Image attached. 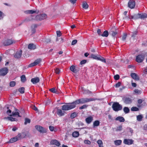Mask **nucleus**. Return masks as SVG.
Returning <instances> with one entry per match:
<instances>
[{
	"instance_id": "1",
	"label": "nucleus",
	"mask_w": 147,
	"mask_h": 147,
	"mask_svg": "<svg viewBox=\"0 0 147 147\" xmlns=\"http://www.w3.org/2000/svg\"><path fill=\"white\" fill-rule=\"evenodd\" d=\"M80 99H78L72 103H67L66 105H64L62 106L63 110L68 111L76 107V105L81 104Z\"/></svg>"
},
{
	"instance_id": "2",
	"label": "nucleus",
	"mask_w": 147,
	"mask_h": 147,
	"mask_svg": "<svg viewBox=\"0 0 147 147\" xmlns=\"http://www.w3.org/2000/svg\"><path fill=\"white\" fill-rule=\"evenodd\" d=\"M89 58L93 59L100 61L104 63H106L105 59L103 57L98 56V55H96L94 54H91Z\"/></svg>"
},
{
	"instance_id": "3",
	"label": "nucleus",
	"mask_w": 147,
	"mask_h": 147,
	"mask_svg": "<svg viewBox=\"0 0 147 147\" xmlns=\"http://www.w3.org/2000/svg\"><path fill=\"white\" fill-rule=\"evenodd\" d=\"M112 108L113 110L116 112H117L122 110V105L119 104L117 102H114L112 106Z\"/></svg>"
},
{
	"instance_id": "4",
	"label": "nucleus",
	"mask_w": 147,
	"mask_h": 147,
	"mask_svg": "<svg viewBox=\"0 0 147 147\" xmlns=\"http://www.w3.org/2000/svg\"><path fill=\"white\" fill-rule=\"evenodd\" d=\"M141 18L144 19L147 18V14L146 13H138L137 15L132 17V18L133 19Z\"/></svg>"
},
{
	"instance_id": "5",
	"label": "nucleus",
	"mask_w": 147,
	"mask_h": 147,
	"mask_svg": "<svg viewBox=\"0 0 147 147\" xmlns=\"http://www.w3.org/2000/svg\"><path fill=\"white\" fill-rule=\"evenodd\" d=\"M144 59V56L143 55H139L136 57L135 60L138 63L142 62Z\"/></svg>"
},
{
	"instance_id": "6",
	"label": "nucleus",
	"mask_w": 147,
	"mask_h": 147,
	"mask_svg": "<svg viewBox=\"0 0 147 147\" xmlns=\"http://www.w3.org/2000/svg\"><path fill=\"white\" fill-rule=\"evenodd\" d=\"M47 17V16L45 14H41L36 17V19L37 20H41L45 19Z\"/></svg>"
},
{
	"instance_id": "7",
	"label": "nucleus",
	"mask_w": 147,
	"mask_h": 147,
	"mask_svg": "<svg viewBox=\"0 0 147 147\" xmlns=\"http://www.w3.org/2000/svg\"><path fill=\"white\" fill-rule=\"evenodd\" d=\"M35 128L40 133H46L47 131V129H46L44 128L43 127L39 125L36 126Z\"/></svg>"
},
{
	"instance_id": "8",
	"label": "nucleus",
	"mask_w": 147,
	"mask_h": 147,
	"mask_svg": "<svg viewBox=\"0 0 147 147\" xmlns=\"http://www.w3.org/2000/svg\"><path fill=\"white\" fill-rule=\"evenodd\" d=\"M7 114L9 116H14V115H18V117H21V116H20L19 114V113L18 112H13L11 113V111L10 109H9L7 111Z\"/></svg>"
},
{
	"instance_id": "9",
	"label": "nucleus",
	"mask_w": 147,
	"mask_h": 147,
	"mask_svg": "<svg viewBox=\"0 0 147 147\" xmlns=\"http://www.w3.org/2000/svg\"><path fill=\"white\" fill-rule=\"evenodd\" d=\"M81 104H83L86 102L94 101L95 99L93 98H82L80 99Z\"/></svg>"
},
{
	"instance_id": "10",
	"label": "nucleus",
	"mask_w": 147,
	"mask_h": 147,
	"mask_svg": "<svg viewBox=\"0 0 147 147\" xmlns=\"http://www.w3.org/2000/svg\"><path fill=\"white\" fill-rule=\"evenodd\" d=\"M15 43L14 40L12 39H7L3 42V44L5 46L10 45L13 43Z\"/></svg>"
},
{
	"instance_id": "11",
	"label": "nucleus",
	"mask_w": 147,
	"mask_h": 147,
	"mask_svg": "<svg viewBox=\"0 0 147 147\" xmlns=\"http://www.w3.org/2000/svg\"><path fill=\"white\" fill-rule=\"evenodd\" d=\"M8 69L6 67L2 68L0 70V76H5L8 72Z\"/></svg>"
},
{
	"instance_id": "12",
	"label": "nucleus",
	"mask_w": 147,
	"mask_h": 147,
	"mask_svg": "<svg viewBox=\"0 0 147 147\" xmlns=\"http://www.w3.org/2000/svg\"><path fill=\"white\" fill-rule=\"evenodd\" d=\"M41 61L40 59H38L36 60L34 62L30 64L28 66L29 67H31L36 65L38 64Z\"/></svg>"
},
{
	"instance_id": "13",
	"label": "nucleus",
	"mask_w": 147,
	"mask_h": 147,
	"mask_svg": "<svg viewBox=\"0 0 147 147\" xmlns=\"http://www.w3.org/2000/svg\"><path fill=\"white\" fill-rule=\"evenodd\" d=\"M124 102L126 104H131L132 102V100L131 98L128 97H125L123 98Z\"/></svg>"
},
{
	"instance_id": "14",
	"label": "nucleus",
	"mask_w": 147,
	"mask_h": 147,
	"mask_svg": "<svg viewBox=\"0 0 147 147\" xmlns=\"http://www.w3.org/2000/svg\"><path fill=\"white\" fill-rule=\"evenodd\" d=\"M123 142L125 144L130 145L133 144L134 140L132 139H125L124 140Z\"/></svg>"
},
{
	"instance_id": "15",
	"label": "nucleus",
	"mask_w": 147,
	"mask_h": 147,
	"mask_svg": "<svg viewBox=\"0 0 147 147\" xmlns=\"http://www.w3.org/2000/svg\"><path fill=\"white\" fill-rule=\"evenodd\" d=\"M50 143L51 145H54L57 146H59L61 145L59 141L55 139L52 140L50 141Z\"/></svg>"
},
{
	"instance_id": "16",
	"label": "nucleus",
	"mask_w": 147,
	"mask_h": 147,
	"mask_svg": "<svg viewBox=\"0 0 147 147\" xmlns=\"http://www.w3.org/2000/svg\"><path fill=\"white\" fill-rule=\"evenodd\" d=\"M128 6L130 8H133L135 6V1L133 0H130L128 2Z\"/></svg>"
},
{
	"instance_id": "17",
	"label": "nucleus",
	"mask_w": 147,
	"mask_h": 147,
	"mask_svg": "<svg viewBox=\"0 0 147 147\" xmlns=\"http://www.w3.org/2000/svg\"><path fill=\"white\" fill-rule=\"evenodd\" d=\"M93 117L90 116L86 118L85 121L87 124H89L93 121Z\"/></svg>"
},
{
	"instance_id": "18",
	"label": "nucleus",
	"mask_w": 147,
	"mask_h": 147,
	"mask_svg": "<svg viewBox=\"0 0 147 147\" xmlns=\"http://www.w3.org/2000/svg\"><path fill=\"white\" fill-rule=\"evenodd\" d=\"M31 81L33 84H36L39 82L40 79L38 77H36L32 78Z\"/></svg>"
},
{
	"instance_id": "19",
	"label": "nucleus",
	"mask_w": 147,
	"mask_h": 147,
	"mask_svg": "<svg viewBox=\"0 0 147 147\" xmlns=\"http://www.w3.org/2000/svg\"><path fill=\"white\" fill-rule=\"evenodd\" d=\"M22 51L20 50L17 51L14 55V57L17 58H20L22 55Z\"/></svg>"
},
{
	"instance_id": "20",
	"label": "nucleus",
	"mask_w": 147,
	"mask_h": 147,
	"mask_svg": "<svg viewBox=\"0 0 147 147\" xmlns=\"http://www.w3.org/2000/svg\"><path fill=\"white\" fill-rule=\"evenodd\" d=\"M63 110L61 109H58L57 111V115L59 116H63L65 113V112L64 111H63Z\"/></svg>"
},
{
	"instance_id": "21",
	"label": "nucleus",
	"mask_w": 147,
	"mask_h": 147,
	"mask_svg": "<svg viewBox=\"0 0 147 147\" xmlns=\"http://www.w3.org/2000/svg\"><path fill=\"white\" fill-rule=\"evenodd\" d=\"M131 77L134 80H139V78L138 76L135 73H132L131 74Z\"/></svg>"
},
{
	"instance_id": "22",
	"label": "nucleus",
	"mask_w": 147,
	"mask_h": 147,
	"mask_svg": "<svg viewBox=\"0 0 147 147\" xmlns=\"http://www.w3.org/2000/svg\"><path fill=\"white\" fill-rule=\"evenodd\" d=\"M116 121H118L120 122H124L125 121L124 118L122 117L119 116L115 119Z\"/></svg>"
},
{
	"instance_id": "23",
	"label": "nucleus",
	"mask_w": 147,
	"mask_h": 147,
	"mask_svg": "<svg viewBox=\"0 0 147 147\" xmlns=\"http://www.w3.org/2000/svg\"><path fill=\"white\" fill-rule=\"evenodd\" d=\"M100 122L98 120H96L94 121L93 123V127H95L99 126L100 125Z\"/></svg>"
},
{
	"instance_id": "24",
	"label": "nucleus",
	"mask_w": 147,
	"mask_h": 147,
	"mask_svg": "<svg viewBox=\"0 0 147 147\" xmlns=\"http://www.w3.org/2000/svg\"><path fill=\"white\" fill-rule=\"evenodd\" d=\"M70 70L73 72L76 73L77 72V71L76 68V67L74 65H72L70 68Z\"/></svg>"
},
{
	"instance_id": "25",
	"label": "nucleus",
	"mask_w": 147,
	"mask_h": 147,
	"mask_svg": "<svg viewBox=\"0 0 147 147\" xmlns=\"http://www.w3.org/2000/svg\"><path fill=\"white\" fill-rule=\"evenodd\" d=\"M28 48L30 50L34 49H36V46L33 44L31 43L28 45Z\"/></svg>"
},
{
	"instance_id": "26",
	"label": "nucleus",
	"mask_w": 147,
	"mask_h": 147,
	"mask_svg": "<svg viewBox=\"0 0 147 147\" xmlns=\"http://www.w3.org/2000/svg\"><path fill=\"white\" fill-rule=\"evenodd\" d=\"M79 134L78 132L77 131H75L73 132L72 134V136L75 138H77L79 136Z\"/></svg>"
},
{
	"instance_id": "27",
	"label": "nucleus",
	"mask_w": 147,
	"mask_h": 147,
	"mask_svg": "<svg viewBox=\"0 0 147 147\" xmlns=\"http://www.w3.org/2000/svg\"><path fill=\"white\" fill-rule=\"evenodd\" d=\"M114 142L115 145L119 146L121 144L122 140H115Z\"/></svg>"
},
{
	"instance_id": "28",
	"label": "nucleus",
	"mask_w": 147,
	"mask_h": 147,
	"mask_svg": "<svg viewBox=\"0 0 147 147\" xmlns=\"http://www.w3.org/2000/svg\"><path fill=\"white\" fill-rule=\"evenodd\" d=\"M6 119H8V120L10 121H17V119L11 117H7L6 118Z\"/></svg>"
},
{
	"instance_id": "29",
	"label": "nucleus",
	"mask_w": 147,
	"mask_h": 147,
	"mask_svg": "<svg viewBox=\"0 0 147 147\" xmlns=\"http://www.w3.org/2000/svg\"><path fill=\"white\" fill-rule=\"evenodd\" d=\"M109 35V33L107 31L105 30L103 34H102L101 36L103 37H107Z\"/></svg>"
},
{
	"instance_id": "30",
	"label": "nucleus",
	"mask_w": 147,
	"mask_h": 147,
	"mask_svg": "<svg viewBox=\"0 0 147 147\" xmlns=\"http://www.w3.org/2000/svg\"><path fill=\"white\" fill-rule=\"evenodd\" d=\"M97 142L98 144L99 147H103V144L101 140H98L97 141Z\"/></svg>"
},
{
	"instance_id": "31",
	"label": "nucleus",
	"mask_w": 147,
	"mask_h": 147,
	"mask_svg": "<svg viewBox=\"0 0 147 147\" xmlns=\"http://www.w3.org/2000/svg\"><path fill=\"white\" fill-rule=\"evenodd\" d=\"M18 140L17 138L15 137L11 138L9 140V142L11 143H13Z\"/></svg>"
},
{
	"instance_id": "32",
	"label": "nucleus",
	"mask_w": 147,
	"mask_h": 147,
	"mask_svg": "<svg viewBox=\"0 0 147 147\" xmlns=\"http://www.w3.org/2000/svg\"><path fill=\"white\" fill-rule=\"evenodd\" d=\"M36 12L35 11L33 10H27L25 11V13L26 14H32Z\"/></svg>"
},
{
	"instance_id": "33",
	"label": "nucleus",
	"mask_w": 147,
	"mask_h": 147,
	"mask_svg": "<svg viewBox=\"0 0 147 147\" xmlns=\"http://www.w3.org/2000/svg\"><path fill=\"white\" fill-rule=\"evenodd\" d=\"M21 81L23 82H25L26 80V79L25 76L24 75H22L21 77Z\"/></svg>"
},
{
	"instance_id": "34",
	"label": "nucleus",
	"mask_w": 147,
	"mask_h": 147,
	"mask_svg": "<svg viewBox=\"0 0 147 147\" xmlns=\"http://www.w3.org/2000/svg\"><path fill=\"white\" fill-rule=\"evenodd\" d=\"M123 111L125 113H127L129 112V109L128 107H125L123 108Z\"/></svg>"
},
{
	"instance_id": "35",
	"label": "nucleus",
	"mask_w": 147,
	"mask_h": 147,
	"mask_svg": "<svg viewBox=\"0 0 147 147\" xmlns=\"http://www.w3.org/2000/svg\"><path fill=\"white\" fill-rule=\"evenodd\" d=\"M19 91L21 94H23L24 92V87H21L18 89Z\"/></svg>"
},
{
	"instance_id": "36",
	"label": "nucleus",
	"mask_w": 147,
	"mask_h": 147,
	"mask_svg": "<svg viewBox=\"0 0 147 147\" xmlns=\"http://www.w3.org/2000/svg\"><path fill=\"white\" fill-rule=\"evenodd\" d=\"M142 116L141 115H139L137 116V119L139 121H141L142 118Z\"/></svg>"
},
{
	"instance_id": "37",
	"label": "nucleus",
	"mask_w": 147,
	"mask_h": 147,
	"mask_svg": "<svg viewBox=\"0 0 147 147\" xmlns=\"http://www.w3.org/2000/svg\"><path fill=\"white\" fill-rule=\"evenodd\" d=\"M88 4L86 3H84L83 4V7L85 9H87L88 8Z\"/></svg>"
},
{
	"instance_id": "38",
	"label": "nucleus",
	"mask_w": 147,
	"mask_h": 147,
	"mask_svg": "<svg viewBox=\"0 0 147 147\" xmlns=\"http://www.w3.org/2000/svg\"><path fill=\"white\" fill-rule=\"evenodd\" d=\"M134 92L135 94H140L141 93V90H139L138 89H136L134 90Z\"/></svg>"
},
{
	"instance_id": "39",
	"label": "nucleus",
	"mask_w": 147,
	"mask_h": 147,
	"mask_svg": "<svg viewBox=\"0 0 147 147\" xmlns=\"http://www.w3.org/2000/svg\"><path fill=\"white\" fill-rule=\"evenodd\" d=\"M77 116L76 113L75 112L72 113L70 116V117L71 119H73L75 117Z\"/></svg>"
},
{
	"instance_id": "40",
	"label": "nucleus",
	"mask_w": 147,
	"mask_h": 147,
	"mask_svg": "<svg viewBox=\"0 0 147 147\" xmlns=\"http://www.w3.org/2000/svg\"><path fill=\"white\" fill-rule=\"evenodd\" d=\"M16 137L17 138L18 140H20L22 138V135L21 133L18 134L16 136Z\"/></svg>"
},
{
	"instance_id": "41",
	"label": "nucleus",
	"mask_w": 147,
	"mask_h": 147,
	"mask_svg": "<svg viewBox=\"0 0 147 147\" xmlns=\"http://www.w3.org/2000/svg\"><path fill=\"white\" fill-rule=\"evenodd\" d=\"M49 90L53 93H56L57 92L56 90L54 88L50 89Z\"/></svg>"
},
{
	"instance_id": "42",
	"label": "nucleus",
	"mask_w": 147,
	"mask_h": 147,
	"mask_svg": "<svg viewBox=\"0 0 147 147\" xmlns=\"http://www.w3.org/2000/svg\"><path fill=\"white\" fill-rule=\"evenodd\" d=\"M88 106V105H84L81 107H79V109L80 110H82L83 109H86Z\"/></svg>"
},
{
	"instance_id": "43",
	"label": "nucleus",
	"mask_w": 147,
	"mask_h": 147,
	"mask_svg": "<svg viewBox=\"0 0 147 147\" xmlns=\"http://www.w3.org/2000/svg\"><path fill=\"white\" fill-rule=\"evenodd\" d=\"M16 84V82L14 81H12L10 83V86L11 87H14Z\"/></svg>"
},
{
	"instance_id": "44",
	"label": "nucleus",
	"mask_w": 147,
	"mask_h": 147,
	"mask_svg": "<svg viewBox=\"0 0 147 147\" xmlns=\"http://www.w3.org/2000/svg\"><path fill=\"white\" fill-rule=\"evenodd\" d=\"M138 110V108L136 107H133L131 108V111H137Z\"/></svg>"
},
{
	"instance_id": "45",
	"label": "nucleus",
	"mask_w": 147,
	"mask_h": 147,
	"mask_svg": "<svg viewBox=\"0 0 147 147\" xmlns=\"http://www.w3.org/2000/svg\"><path fill=\"white\" fill-rule=\"evenodd\" d=\"M127 36V34L125 33L123 35L122 37V40L123 41L125 40Z\"/></svg>"
},
{
	"instance_id": "46",
	"label": "nucleus",
	"mask_w": 147,
	"mask_h": 147,
	"mask_svg": "<svg viewBox=\"0 0 147 147\" xmlns=\"http://www.w3.org/2000/svg\"><path fill=\"white\" fill-rule=\"evenodd\" d=\"M30 120L28 118H26L25 119V122L24 124L25 125H26L28 123H30Z\"/></svg>"
},
{
	"instance_id": "47",
	"label": "nucleus",
	"mask_w": 147,
	"mask_h": 147,
	"mask_svg": "<svg viewBox=\"0 0 147 147\" xmlns=\"http://www.w3.org/2000/svg\"><path fill=\"white\" fill-rule=\"evenodd\" d=\"M21 134L22 138H25L27 136L26 134L24 132H22Z\"/></svg>"
},
{
	"instance_id": "48",
	"label": "nucleus",
	"mask_w": 147,
	"mask_h": 147,
	"mask_svg": "<svg viewBox=\"0 0 147 147\" xmlns=\"http://www.w3.org/2000/svg\"><path fill=\"white\" fill-rule=\"evenodd\" d=\"M84 142L85 144H91V142L90 141L88 140H85L84 141Z\"/></svg>"
},
{
	"instance_id": "49",
	"label": "nucleus",
	"mask_w": 147,
	"mask_h": 147,
	"mask_svg": "<svg viewBox=\"0 0 147 147\" xmlns=\"http://www.w3.org/2000/svg\"><path fill=\"white\" fill-rule=\"evenodd\" d=\"M114 78L115 80H118L119 78V76L118 75H116L114 76Z\"/></svg>"
},
{
	"instance_id": "50",
	"label": "nucleus",
	"mask_w": 147,
	"mask_h": 147,
	"mask_svg": "<svg viewBox=\"0 0 147 147\" xmlns=\"http://www.w3.org/2000/svg\"><path fill=\"white\" fill-rule=\"evenodd\" d=\"M122 129V126L121 125H120L117 127L116 129L117 131H121Z\"/></svg>"
},
{
	"instance_id": "51",
	"label": "nucleus",
	"mask_w": 147,
	"mask_h": 147,
	"mask_svg": "<svg viewBox=\"0 0 147 147\" xmlns=\"http://www.w3.org/2000/svg\"><path fill=\"white\" fill-rule=\"evenodd\" d=\"M57 35L58 37H60L61 35V33L60 31H57L56 32Z\"/></svg>"
},
{
	"instance_id": "52",
	"label": "nucleus",
	"mask_w": 147,
	"mask_h": 147,
	"mask_svg": "<svg viewBox=\"0 0 147 147\" xmlns=\"http://www.w3.org/2000/svg\"><path fill=\"white\" fill-rule=\"evenodd\" d=\"M54 127L52 126H50L49 127V129L51 131H53L54 130Z\"/></svg>"
},
{
	"instance_id": "53",
	"label": "nucleus",
	"mask_w": 147,
	"mask_h": 147,
	"mask_svg": "<svg viewBox=\"0 0 147 147\" xmlns=\"http://www.w3.org/2000/svg\"><path fill=\"white\" fill-rule=\"evenodd\" d=\"M121 83L120 82H118L116 84L115 86L116 88H118L121 86Z\"/></svg>"
},
{
	"instance_id": "54",
	"label": "nucleus",
	"mask_w": 147,
	"mask_h": 147,
	"mask_svg": "<svg viewBox=\"0 0 147 147\" xmlns=\"http://www.w3.org/2000/svg\"><path fill=\"white\" fill-rule=\"evenodd\" d=\"M77 42V40H73L72 42L71 45H74L76 44Z\"/></svg>"
},
{
	"instance_id": "55",
	"label": "nucleus",
	"mask_w": 147,
	"mask_h": 147,
	"mask_svg": "<svg viewBox=\"0 0 147 147\" xmlns=\"http://www.w3.org/2000/svg\"><path fill=\"white\" fill-rule=\"evenodd\" d=\"M86 62V60H83L80 63V64L83 65L85 64Z\"/></svg>"
},
{
	"instance_id": "56",
	"label": "nucleus",
	"mask_w": 147,
	"mask_h": 147,
	"mask_svg": "<svg viewBox=\"0 0 147 147\" xmlns=\"http://www.w3.org/2000/svg\"><path fill=\"white\" fill-rule=\"evenodd\" d=\"M55 72L57 74H59V73L60 72V70L59 68H57L55 70Z\"/></svg>"
},
{
	"instance_id": "57",
	"label": "nucleus",
	"mask_w": 147,
	"mask_h": 147,
	"mask_svg": "<svg viewBox=\"0 0 147 147\" xmlns=\"http://www.w3.org/2000/svg\"><path fill=\"white\" fill-rule=\"evenodd\" d=\"M127 129L129 130L130 132L132 134L133 132V130L130 127H128L127 128Z\"/></svg>"
},
{
	"instance_id": "58",
	"label": "nucleus",
	"mask_w": 147,
	"mask_h": 147,
	"mask_svg": "<svg viewBox=\"0 0 147 147\" xmlns=\"http://www.w3.org/2000/svg\"><path fill=\"white\" fill-rule=\"evenodd\" d=\"M97 32L98 34V35H101V30L100 29H98V30H97Z\"/></svg>"
},
{
	"instance_id": "59",
	"label": "nucleus",
	"mask_w": 147,
	"mask_h": 147,
	"mask_svg": "<svg viewBox=\"0 0 147 147\" xmlns=\"http://www.w3.org/2000/svg\"><path fill=\"white\" fill-rule=\"evenodd\" d=\"M3 13L1 11H0V19H1L3 18Z\"/></svg>"
},
{
	"instance_id": "60",
	"label": "nucleus",
	"mask_w": 147,
	"mask_h": 147,
	"mask_svg": "<svg viewBox=\"0 0 147 147\" xmlns=\"http://www.w3.org/2000/svg\"><path fill=\"white\" fill-rule=\"evenodd\" d=\"M85 93L87 94H90L91 93V92L89 90H86L85 92Z\"/></svg>"
},
{
	"instance_id": "61",
	"label": "nucleus",
	"mask_w": 147,
	"mask_h": 147,
	"mask_svg": "<svg viewBox=\"0 0 147 147\" xmlns=\"http://www.w3.org/2000/svg\"><path fill=\"white\" fill-rule=\"evenodd\" d=\"M131 85L133 87H135L136 86V84L135 83L132 82Z\"/></svg>"
},
{
	"instance_id": "62",
	"label": "nucleus",
	"mask_w": 147,
	"mask_h": 147,
	"mask_svg": "<svg viewBox=\"0 0 147 147\" xmlns=\"http://www.w3.org/2000/svg\"><path fill=\"white\" fill-rule=\"evenodd\" d=\"M117 34V32H113L112 33V35L113 36H115Z\"/></svg>"
},
{
	"instance_id": "63",
	"label": "nucleus",
	"mask_w": 147,
	"mask_h": 147,
	"mask_svg": "<svg viewBox=\"0 0 147 147\" xmlns=\"http://www.w3.org/2000/svg\"><path fill=\"white\" fill-rule=\"evenodd\" d=\"M138 102L139 104H141L142 102V100L141 99H140L138 100Z\"/></svg>"
},
{
	"instance_id": "64",
	"label": "nucleus",
	"mask_w": 147,
	"mask_h": 147,
	"mask_svg": "<svg viewBox=\"0 0 147 147\" xmlns=\"http://www.w3.org/2000/svg\"><path fill=\"white\" fill-rule=\"evenodd\" d=\"M32 109L35 111H38V109L35 106H34L33 107H32Z\"/></svg>"
}]
</instances>
